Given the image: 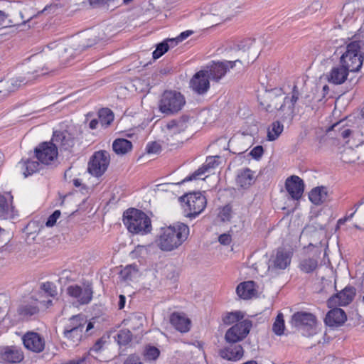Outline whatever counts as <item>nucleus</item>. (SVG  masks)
Returning a JSON list of instances; mask_svg holds the SVG:
<instances>
[{"label": "nucleus", "instance_id": "61", "mask_svg": "<svg viewBox=\"0 0 364 364\" xmlns=\"http://www.w3.org/2000/svg\"><path fill=\"white\" fill-rule=\"evenodd\" d=\"M6 26V16L4 12L0 11V28Z\"/></svg>", "mask_w": 364, "mask_h": 364}, {"label": "nucleus", "instance_id": "20", "mask_svg": "<svg viewBox=\"0 0 364 364\" xmlns=\"http://www.w3.org/2000/svg\"><path fill=\"white\" fill-rule=\"evenodd\" d=\"M23 343L27 349L33 352H41L44 348V340L37 333L28 332L22 338Z\"/></svg>", "mask_w": 364, "mask_h": 364}, {"label": "nucleus", "instance_id": "51", "mask_svg": "<svg viewBox=\"0 0 364 364\" xmlns=\"http://www.w3.org/2000/svg\"><path fill=\"white\" fill-rule=\"evenodd\" d=\"M90 353L85 354L82 357L75 358L72 360L65 361L62 364H83L86 362Z\"/></svg>", "mask_w": 364, "mask_h": 364}, {"label": "nucleus", "instance_id": "31", "mask_svg": "<svg viewBox=\"0 0 364 364\" xmlns=\"http://www.w3.org/2000/svg\"><path fill=\"white\" fill-rule=\"evenodd\" d=\"M254 181V172L249 168L243 169L237 174V183L242 188H248Z\"/></svg>", "mask_w": 364, "mask_h": 364}, {"label": "nucleus", "instance_id": "30", "mask_svg": "<svg viewBox=\"0 0 364 364\" xmlns=\"http://www.w3.org/2000/svg\"><path fill=\"white\" fill-rule=\"evenodd\" d=\"M255 286V284L252 281H247L240 283L236 289V292L237 295L242 299H250L256 293Z\"/></svg>", "mask_w": 364, "mask_h": 364}, {"label": "nucleus", "instance_id": "62", "mask_svg": "<svg viewBox=\"0 0 364 364\" xmlns=\"http://www.w3.org/2000/svg\"><path fill=\"white\" fill-rule=\"evenodd\" d=\"M164 41L167 42L168 44H169V48H173L180 42V41H178V39H176V37L173 38H168Z\"/></svg>", "mask_w": 364, "mask_h": 364}, {"label": "nucleus", "instance_id": "63", "mask_svg": "<svg viewBox=\"0 0 364 364\" xmlns=\"http://www.w3.org/2000/svg\"><path fill=\"white\" fill-rule=\"evenodd\" d=\"M125 302H126L125 296L124 295H120L119 296V302H118V308H119V309H122L124 307Z\"/></svg>", "mask_w": 364, "mask_h": 364}, {"label": "nucleus", "instance_id": "38", "mask_svg": "<svg viewBox=\"0 0 364 364\" xmlns=\"http://www.w3.org/2000/svg\"><path fill=\"white\" fill-rule=\"evenodd\" d=\"M341 122H338V123H336V124H334L331 127V129L332 130H334V131H338L339 133H340V136L343 138V139H347L350 136H352L353 137H355L358 135V132H353L351 131L350 129L348 128H343L341 125Z\"/></svg>", "mask_w": 364, "mask_h": 364}, {"label": "nucleus", "instance_id": "57", "mask_svg": "<svg viewBox=\"0 0 364 364\" xmlns=\"http://www.w3.org/2000/svg\"><path fill=\"white\" fill-rule=\"evenodd\" d=\"M218 240L220 244L228 245L231 242L232 238L230 234L224 233L219 236Z\"/></svg>", "mask_w": 364, "mask_h": 364}, {"label": "nucleus", "instance_id": "11", "mask_svg": "<svg viewBox=\"0 0 364 364\" xmlns=\"http://www.w3.org/2000/svg\"><path fill=\"white\" fill-rule=\"evenodd\" d=\"M66 291L68 295L73 300V303L77 305L87 304L92 299L93 291L90 284L70 285Z\"/></svg>", "mask_w": 364, "mask_h": 364}, {"label": "nucleus", "instance_id": "32", "mask_svg": "<svg viewBox=\"0 0 364 364\" xmlns=\"http://www.w3.org/2000/svg\"><path fill=\"white\" fill-rule=\"evenodd\" d=\"M309 198L315 205H319L327 199V190L325 187H316L313 188L309 194Z\"/></svg>", "mask_w": 364, "mask_h": 364}, {"label": "nucleus", "instance_id": "9", "mask_svg": "<svg viewBox=\"0 0 364 364\" xmlns=\"http://www.w3.org/2000/svg\"><path fill=\"white\" fill-rule=\"evenodd\" d=\"M96 38L86 36H78L72 39L68 43L65 41H61L58 43H52L47 46L50 50H56L58 54H61L63 52H68V49L74 50L77 52H81L86 48L90 47L97 43Z\"/></svg>", "mask_w": 364, "mask_h": 364}, {"label": "nucleus", "instance_id": "6", "mask_svg": "<svg viewBox=\"0 0 364 364\" xmlns=\"http://www.w3.org/2000/svg\"><path fill=\"white\" fill-rule=\"evenodd\" d=\"M46 163V142L41 143L34 150L32 159H22L16 166V170L24 178L32 175L43 168Z\"/></svg>", "mask_w": 364, "mask_h": 364}, {"label": "nucleus", "instance_id": "26", "mask_svg": "<svg viewBox=\"0 0 364 364\" xmlns=\"http://www.w3.org/2000/svg\"><path fill=\"white\" fill-rule=\"evenodd\" d=\"M170 321L172 326L181 333H186L190 330L191 320L183 314H172Z\"/></svg>", "mask_w": 364, "mask_h": 364}, {"label": "nucleus", "instance_id": "14", "mask_svg": "<svg viewBox=\"0 0 364 364\" xmlns=\"http://www.w3.org/2000/svg\"><path fill=\"white\" fill-rule=\"evenodd\" d=\"M291 252L284 249L278 248L268 262V270L277 271L286 269L291 263Z\"/></svg>", "mask_w": 364, "mask_h": 364}, {"label": "nucleus", "instance_id": "48", "mask_svg": "<svg viewBox=\"0 0 364 364\" xmlns=\"http://www.w3.org/2000/svg\"><path fill=\"white\" fill-rule=\"evenodd\" d=\"M143 320V316L133 315L129 318V321L131 323L130 326L133 329H138L142 326Z\"/></svg>", "mask_w": 364, "mask_h": 364}, {"label": "nucleus", "instance_id": "12", "mask_svg": "<svg viewBox=\"0 0 364 364\" xmlns=\"http://www.w3.org/2000/svg\"><path fill=\"white\" fill-rule=\"evenodd\" d=\"M109 154L106 151L95 152L88 163L89 173L96 177L101 176L109 164Z\"/></svg>", "mask_w": 364, "mask_h": 364}, {"label": "nucleus", "instance_id": "34", "mask_svg": "<svg viewBox=\"0 0 364 364\" xmlns=\"http://www.w3.org/2000/svg\"><path fill=\"white\" fill-rule=\"evenodd\" d=\"M132 144L125 139H117L112 144L113 151L118 155H124L131 151Z\"/></svg>", "mask_w": 364, "mask_h": 364}, {"label": "nucleus", "instance_id": "41", "mask_svg": "<svg viewBox=\"0 0 364 364\" xmlns=\"http://www.w3.org/2000/svg\"><path fill=\"white\" fill-rule=\"evenodd\" d=\"M358 159L356 151L351 147L346 148L341 153V160L345 163H353Z\"/></svg>", "mask_w": 364, "mask_h": 364}, {"label": "nucleus", "instance_id": "4", "mask_svg": "<svg viewBox=\"0 0 364 364\" xmlns=\"http://www.w3.org/2000/svg\"><path fill=\"white\" fill-rule=\"evenodd\" d=\"M123 223L128 231L133 234L144 235L152 230L151 220L143 211L131 208L124 213Z\"/></svg>", "mask_w": 364, "mask_h": 364}, {"label": "nucleus", "instance_id": "28", "mask_svg": "<svg viewBox=\"0 0 364 364\" xmlns=\"http://www.w3.org/2000/svg\"><path fill=\"white\" fill-rule=\"evenodd\" d=\"M318 255L304 257L299 262V268L304 273H313L318 268Z\"/></svg>", "mask_w": 364, "mask_h": 364}, {"label": "nucleus", "instance_id": "18", "mask_svg": "<svg viewBox=\"0 0 364 364\" xmlns=\"http://www.w3.org/2000/svg\"><path fill=\"white\" fill-rule=\"evenodd\" d=\"M355 294V289L352 287H346L342 291L332 296L328 300L329 307L346 306L350 304Z\"/></svg>", "mask_w": 364, "mask_h": 364}, {"label": "nucleus", "instance_id": "59", "mask_svg": "<svg viewBox=\"0 0 364 364\" xmlns=\"http://www.w3.org/2000/svg\"><path fill=\"white\" fill-rule=\"evenodd\" d=\"M193 33L192 31H186L182 32L179 36L176 37V39H178V41H183V40L186 39L188 37H189Z\"/></svg>", "mask_w": 364, "mask_h": 364}, {"label": "nucleus", "instance_id": "60", "mask_svg": "<svg viewBox=\"0 0 364 364\" xmlns=\"http://www.w3.org/2000/svg\"><path fill=\"white\" fill-rule=\"evenodd\" d=\"M99 124H100L99 118L98 119H92L89 123V127L91 129H95L98 127Z\"/></svg>", "mask_w": 364, "mask_h": 364}, {"label": "nucleus", "instance_id": "27", "mask_svg": "<svg viewBox=\"0 0 364 364\" xmlns=\"http://www.w3.org/2000/svg\"><path fill=\"white\" fill-rule=\"evenodd\" d=\"M12 200L13 197L9 192L0 194V217L4 218L12 217L14 210Z\"/></svg>", "mask_w": 364, "mask_h": 364}, {"label": "nucleus", "instance_id": "8", "mask_svg": "<svg viewBox=\"0 0 364 364\" xmlns=\"http://www.w3.org/2000/svg\"><path fill=\"white\" fill-rule=\"evenodd\" d=\"M186 104V100L180 92L176 91H165L159 102L161 112L171 115L178 112Z\"/></svg>", "mask_w": 364, "mask_h": 364}, {"label": "nucleus", "instance_id": "46", "mask_svg": "<svg viewBox=\"0 0 364 364\" xmlns=\"http://www.w3.org/2000/svg\"><path fill=\"white\" fill-rule=\"evenodd\" d=\"M121 274L125 279L132 280V278L137 274V269L135 266H133V265L127 266L121 272Z\"/></svg>", "mask_w": 364, "mask_h": 364}, {"label": "nucleus", "instance_id": "36", "mask_svg": "<svg viewBox=\"0 0 364 364\" xmlns=\"http://www.w3.org/2000/svg\"><path fill=\"white\" fill-rule=\"evenodd\" d=\"M98 118L102 127H107L114 120V114L108 108H104L99 111Z\"/></svg>", "mask_w": 364, "mask_h": 364}, {"label": "nucleus", "instance_id": "23", "mask_svg": "<svg viewBox=\"0 0 364 364\" xmlns=\"http://www.w3.org/2000/svg\"><path fill=\"white\" fill-rule=\"evenodd\" d=\"M219 159L220 157L218 156H208L206 159L205 164L200 168L196 170L193 174L187 176L185 179H183V183L197 179L199 176H202L205 172L209 171L210 169L215 168L219 164Z\"/></svg>", "mask_w": 364, "mask_h": 364}, {"label": "nucleus", "instance_id": "64", "mask_svg": "<svg viewBox=\"0 0 364 364\" xmlns=\"http://www.w3.org/2000/svg\"><path fill=\"white\" fill-rule=\"evenodd\" d=\"M86 324H87V326H86V330H85V331H86V333H87L89 335H90L91 333H90V331L94 328L93 323H92V322H91V321H90V322L87 323Z\"/></svg>", "mask_w": 364, "mask_h": 364}, {"label": "nucleus", "instance_id": "5", "mask_svg": "<svg viewBox=\"0 0 364 364\" xmlns=\"http://www.w3.org/2000/svg\"><path fill=\"white\" fill-rule=\"evenodd\" d=\"M360 48V42L357 41H351L345 47L340 48V53H342L340 63L352 73L358 71L362 67L363 55Z\"/></svg>", "mask_w": 364, "mask_h": 364}, {"label": "nucleus", "instance_id": "55", "mask_svg": "<svg viewBox=\"0 0 364 364\" xmlns=\"http://www.w3.org/2000/svg\"><path fill=\"white\" fill-rule=\"evenodd\" d=\"M27 83V81H26L24 77H19L16 79H12L11 80V85H12L11 90H14L15 89H17L18 87H21L22 85H25Z\"/></svg>", "mask_w": 364, "mask_h": 364}, {"label": "nucleus", "instance_id": "2", "mask_svg": "<svg viewBox=\"0 0 364 364\" xmlns=\"http://www.w3.org/2000/svg\"><path fill=\"white\" fill-rule=\"evenodd\" d=\"M189 235V228L181 223L161 229L158 245L161 250L171 251L181 246Z\"/></svg>", "mask_w": 364, "mask_h": 364}, {"label": "nucleus", "instance_id": "54", "mask_svg": "<svg viewBox=\"0 0 364 364\" xmlns=\"http://www.w3.org/2000/svg\"><path fill=\"white\" fill-rule=\"evenodd\" d=\"M60 210L54 211V213L50 215L47 220V226H53L56 223L57 220L60 218Z\"/></svg>", "mask_w": 364, "mask_h": 364}, {"label": "nucleus", "instance_id": "15", "mask_svg": "<svg viewBox=\"0 0 364 364\" xmlns=\"http://www.w3.org/2000/svg\"><path fill=\"white\" fill-rule=\"evenodd\" d=\"M237 63H240V60L234 61L224 60L213 63L207 67L208 77L213 81L219 82L228 73V71L235 66Z\"/></svg>", "mask_w": 364, "mask_h": 364}, {"label": "nucleus", "instance_id": "7", "mask_svg": "<svg viewBox=\"0 0 364 364\" xmlns=\"http://www.w3.org/2000/svg\"><path fill=\"white\" fill-rule=\"evenodd\" d=\"M184 214L186 217L196 218L205 209L207 203L205 196L200 192L189 193L180 198Z\"/></svg>", "mask_w": 364, "mask_h": 364}, {"label": "nucleus", "instance_id": "50", "mask_svg": "<svg viewBox=\"0 0 364 364\" xmlns=\"http://www.w3.org/2000/svg\"><path fill=\"white\" fill-rule=\"evenodd\" d=\"M47 296H50L58 301L56 298L58 296V289L53 283L47 282Z\"/></svg>", "mask_w": 364, "mask_h": 364}, {"label": "nucleus", "instance_id": "25", "mask_svg": "<svg viewBox=\"0 0 364 364\" xmlns=\"http://www.w3.org/2000/svg\"><path fill=\"white\" fill-rule=\"evenodd\" d=\"M230 345L220 350V356L228 360L237 361L240 360L244 354V350L240 345Z\"/></svg>", "mask_w": 364, "mask_h": 364}, {"label": "nucleus", "instance_id": "10", "mask_svg": "<svg viewBox=\"0 0 364 364\" xmlns=\"http://www.w3.org/2000/svg\"><path fill=\"white\" fill-rule=\"evenodd\" d=\"M189 120L188 117L183 116L179 119L171 120L167 124L165 132L167 144L174 146L183 141L181 133L188 127Z\"/></svg>", "mask_w": 364, "mask_h": 364}, {"label": "nucleus", "instance_id": "22", "mask_svg": "<svg viewBox=\"0 0 364 364\" xmlns=\"http://www.w3.org/2000/svg\"><path fill=\"white\" fill-rule=\"evenodd\" d=\"M316 323V317L311 313L297 312L292 316L291 324L295 327L312 329Z\"/></svg>", "mask_w": 364, "mask_h": 364}, {"label": "nucleus", "instance_id": "56", "mask_svg": "<svg viewBox=\"0 0 364 364\" xmlns=\"http://www.w3.org/2000/svg\"><path fill=\"white\" fill-rule=\"evenodd\" d=\"M124 364H143L140 358L136 355H130L124 361Z\"/></svg>", "mask_w": 364, "mask_h": 364}, {"label": "nucleus", "instance_id": "21", "mask_svg": "<svg viewBox=\"0 0 364 364\" xmlns=\"http://www.w3.org/2000/svg\"><path fill=\"white\" fill-rule=\"evenodd\" d=\"M350 72L346 66L342 64L333 67L326 75L329 82L334 85H341L346 82Z\"/></svg>", "mask_w": 364, "mask_h": 364}, {"label": "nucleus", "instance_id": "42", "mask_svg": "<svg viewBox=\"0 0 364 364\" xmlns=\"http://www.w3.org/2000/svg\"><path fill=\"white\" fill-rule=\"evenodd\" d=\"M160 355V350L154 346H148L144 351V359L146 361L156 360Z\"/></svg>", "mask_w": 364, "mask_h": 364}, {"label": "nucleus", "instance_id": "13", "mask_svg": "<svg viewBox=\"0 0 364 364\" xmlns=\"http://www.w3.org/2000/svg\"><path fill=\"white\" fill-rule=\"evenodd\" d=\"M251 326L252 323L248 320L237 323L226 331L225 341L229 343H235L243 340L249 333Z\"/></svg>", "mask_w": 364, "mask_h": 364}, {"label": "nucleus", "instance_id": "33", "mask_svg": "<svg viewBox=\"0 0 364 364\" xmlns=\"http://www.w3.org/2000/svg\"><path fill=\"white\" fill-rule=\"evenodd\" d=\"M86 323L87 318L85 316L82 314L73 316L70 318L65 329L80 330V331H83Z\"/></svg>", "mask_w": 364, "mask_h": 364}, {"label": "nucleus", "instance_id": "17", "mask_svg": "<svg viewBox=\"0 0 364 364\" xmlns=\"http://www.w3.org/2000/svg\"><path fill=\"white\" fill-rule=\"evenodd\" d=\"M208 71L201 70L196 73L190 81V87L199 95L205 93L210 87Z\"/></svg>", "mask_w": 364, "mask_h": 364}, {"label": "nucleus", "instance_id": "52", "mask_svg": "<svg viewBox=\"0 0 364 364\" xmlns=\"http://www.w3.org/2000/svg\"><path fill=\"white\" fill-rule=\"evenodd\" d=\"M160 150L161 146L156 141L149 143L146 146V151L149 154H157Z\"/></svg>", "mask_w": 364, "mask_h": 364}, {"label": "nucleus", "instance_id": "43", "mask_svg": "<svg viewBox=\"0 0 364 364\" xmlns=\"http://www.w3.org/2000/svg\"><path fill=\"white\" fill-rule=\"evenodd\" d=\"M63 11V5L58 1H56L47 6V15L53 14L55 16H58L62 14Z\"/></svg>", "mask_w": 364, "mask_h": 364}, {"label": "nucleus", "instance_id": "58", "mask_svg": "<svg viewBox=\"0 0 364 364\" xmlns=\"http://www.w3.org/2000/svg\"><path fill=\"white\" fill-rule=\"evenodd\" d=\"M105 344V341L101 338L96 341V343L94 344V346L90 348V352L88 353H90V352L93 351L95 353H99L101 349L102 348L103 346Z\"/></svg>", "mask_w": 364, "mask_h": 364}, {"label": "nucleus", "instance_id": "16", "mask_svg": "<svg viewBox=\"0 0 364 364\" xmlns=\"http://www.w3.org/2000/svg\"><path fill=\"white\" fill-rule=\"evenodd\" d=\"M24 358L22 350L16 346H4L0 348V362L4 364H16Z\"/></svg>", "mask_w": 364, "mask_h": 364}, {"label": "nucleus", "instance_id": "19", "mask_svg": "<svg viewBox=\"0 0 364 364\" xmlns=\"http://www.w3.org/2000/svg\"><path fill=\"white\" fill-rule=\"evenodd\" d=\"M285 187L288 193L294 200L300 199L304 191V181L297 176L289 177L286 180Z\"/></svg>", "mask_w": 364, "mask_h": 364}, {"label": "nucleus", "instance_id": "39", "mask_svg": "<svg viewBox=\"0 0 364 364\" xmlns=\"http://www.w3.org/2000/svg\"><path fill=\"white\" fill-rule=\"evenodd\" d=\"M285 329V324L284 320V316L282 313L278 314L272 326L273 332L277 336H282L284 334Z\"/></svg>", "mask_w": 364, "mask_h": 364}, {"label": "nucleus", "instance_id": "35", "mask_svg": "<svg viewBox=\"0 0 364 364\" xmlns=\"http://www.w3.org/2000/svg\"><path fill=\"white\" fill-rule=\"evenodd\" d=\"M284 130V125L279 121L272 122L267 129V139L276 140Z\"/></svg>", "mask_w": 364, "mask_h": 364}, {"label": "nucleus", "instance_id": "44", "mask_svg": "<svg viewBox=\"0 0 364 364\" xmlns=\"http://www.w3.org/2000/svg\"><path fill=\"white\" fill-rule=\"evenodd\" d=\"M169 49V44L167 42L163 41L157 45L156 50L153 52V58L158 59L162 56Z\"/></svg>", "mask_w": 364, "mask_h": 364}, {"label": "nucleus", "instance_id": "29", "mask_svg": "<svg viewBox=\"0 0 364 364\" xmlns=\"http://www.w3.org/2000/svg\"><path fill=\"white\" fill-rule=\"evenodd\" d=\"M82 333L80 330L64 329L65 344L68 347L77 346L82 338Z\"/></svg>", "mask_w": 364, "mask_h": 364}, {"label": "nucleus", "instance_id": "1", "mask_svg": "<svg viewBox=\"0 0 364 364\" xmlns=\"http://www.w3.org/2000/svg\"><path fill=\"white\" fill-rule=\"evenodd\" d=\"M299 91L294 86L289 95H285L280 88H274L268 91L261 105L269 112H275L282 118L291 117L294 110V105L299 99Z\"/></svg>", "mask_w": 364, "mask_h": 364}, {"label": "nucleus", "instance_id": "37", "mask_svg": "<svg viewBox=\"0 0 364 364\" xmlns=\"http://www.w3.org/2000/svg\"><path fill=\"white\" fill-rule=\"evenodd\" d=\"M38 311V308L36 304H24L18 309L19 314L23 318H28L36 314Z\"/></svg>", "mask_w": 364, "mask_h": 364}, {"label": "nucleus", "instance_id": "40", "mask_svg": "<svg viewBox=\"0 0 364 364\" xmlns=\"http://www.w3.org/2000/svg\"><path fill=\"white\" fill-rule=\"evenodd\" d=\"M115 339L119 345L125 346L130 342L132 333L129 329H122L117 333Z\"/></svg>", "mask_w": 364, "mask_h": 364}, {"label": "nucleus", "instance_id": "24", "mask_svg": "<svg viewBox=\"0 0 364 364\" xmlns=\"http://www.w3.org/2000/svg\"><path fill=\"white\" fill-rule=\"evenodd\" d=\"M327 314L325 323L329 326H338L342 325L346 320V315L345 311L339 308L332 307Z\"/></svg>", "mask_w": 364, "mask_h": 364}, {"label": "nucleus", "instance_id": "47", "mask_svg": "<svg viewBox=\"0 0 364 364\" xmlns=\"http://www.w3.org/2000/svg\"><path fill=\"white\" fill-rule=\"evenodd\" d=\"M231 212L232 210L230 206L225 205L220 210L218 217L223 222L229 221L231 218Z\"/></svg>", "mask_w": 364, "mask_h": 364}, {"label": "nucleus", "instance_id": "3", "mask_svg": "<svg viewBox=\"0 0 364 364\" xmlns=\"http://www.w3.org/2000/svg\"><path fill=\"white\" fill-rule=\"evenodd\" d=\"M73 144V139L68 131H54L50 141L47 142V168H54L60 164L58 148L66 150Z\"/></svg>", "mask_w": 364, "mask_h": 364}, {"label": "nucleus", "instance_id": "53", "mask_svg": "<svg viewBox=\"0 0 364 364\" xmlns=\"http://www.w3.org/2000/svg\"><path fill=\"white\" fill-rule=\"evenodd\" d=\"M263 152V147L262 146H257L252 149L250 154L253 159H259L262 156Z\"/></svg>", "mask_w": 364, "mask_h": 364}, {"label": "nucleus", "instance_id": "49", "mask_svg": "<svg viewBox=\"0 0 364 364\" xmlns=\"http://www.w3.org/2000/svg\"><path fill=\"white\" fill-rule=\"evenodd\" d=\"M363 203H364V200H362L360 202H358V203H356L355 205V211L353 213H352L351 214H350L349 215L345 216L344 218L339 219L338 220V225H343L346 221L351 220L353 218L354 214L357 211L358 208H359V206Z\"/></svg>", "mask_w": 364, "mask_h": 364}, {"label": "nucleus", "instance_id": "45", "mask_svg": "<svg viewBox=\"0 0 364 364\" xmlns=\"http://www.w3.org/2000/svg\"><path fill=\"white\" fill-rule=\"evenodd\" d=\"M242 317L243 316L240 312H231L223 318V321L225 324L230 325L235 322L239 321Z\"/></svg>", "mask_w": 364, "mask_h": 364}]
</instances>
